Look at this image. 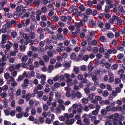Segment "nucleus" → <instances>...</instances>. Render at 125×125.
Returning <instances> with one entry per match:
<instances>
[{
    "label": "nucleus",
    "mask_w": 125,
    "mask_h": 125,
    "mask_svg": "<svg viewBox=\"0 0 125 125\" xmlns=\"http://www.w3.org/2000/svg\"><path fill=\"white\" fill-rule=\"evenodd\" d=\"M53 69L54 66L53 65H50L49 66L48 70V71L49 72V73H51Z\"/></svg>",
    "instance_id": "nucleus-27"
},
{
    "label": "nucleus",
    "mask_w": 125,
    "mask_h": 125,
    "mask_svg": "<svg viewBox=\"0 0 125 125\" xmlns=\"http://www.w3.org/2000/svg\"><path fill=\"white\" fill-rule=\"evenodd\" d=\"M41 10L42 12L44 13L46 12L47 10V8L46 7L44 6L41 8Z\"/></svg>",
    "instance_id": "nucleus-40"
},
{
    "label": "nucleus",
    "mask_w": 125,
    "mask_h": 125,
    "mask_svg": "<svg viewBox=\"0 0 125 125\" xmlns=\"http://www.w3.org/2000/svg\"><path fill=\"white\" fill-rule=\"evenodd\" d=\"M85 13L83 14V15L84 17L82 20H81L84 23L87 22L88 20V16L87 15H85L84 14Z\"/></svg>",
    "instance_id": "nucleus-17"
},
{
    "label": "nucleus",
    "mask_w": 125,
    "mask_h": 125,
    "mask_svg": "<svg viewBox=\"0 0 125 125\" xmlns=\"http://www.w3.org/2000/svg\"><path fill=\"white\" fill-rule=\"evenodd\" d=\"M51 42L54 44H57V40L55 36L53 35L51 38Z\"/></svg>",
    "instance_id": "nucleus-9"
},
{
    "label": "nucleus",
    "mask_w": 125,
    "mask_h": 125,
    "mask_svg": "<svg viewBox=\"0 0 125 125\" xmlns=\"http://www.w3.org/2000/svg\"><path fill=\"white\" fill-rule=\"evenodd\" d=\"M50 59V57L47 55H45L43 56V59L45 62H48Z\"/></svg>",
    "instance_id": "nucleus-23"
},
{
    "label": "nucleus",
    "mask_w": 125,
    "mask_h": 125,
    "mask_svg": "<svg viewBox=\"0 0 125 125\" xmlns=\"http://www.w3.org/2000/svg\"><path fill=\"white\" fill-rule=\"evenodd\" d=\"M75 120L74 119H68L66 120L65 123L67 125H71L74 123Z\"/></svg>",
    "instance_id": "nucleus-3"
},
{
    "label": "nucleus",
    "mask_w": 125,
    "mask_h": 125,
    "mask_svg": "<svg viewBox=\"0 0 125 125\" xmlns=\"http://www.w3.org/2000/svg\"><path fill=\"white\" fill-rule=\"evenodd\" d=\"M93 65V63L91 62L89 64L88 67V70L89 71H91L93 70V68L92 66Z\"/></svg>",
    "instance_id": "nucleus-15"
},
{
    "label": "nucleus",
    "mask_w": 125,
    "mask_h": 125,
    "mask_svg": "<svg viewBox=\"0 0 125 125\" xmlns=\"http://www.w3.org/2000/svg\"><path fill=\"white\" fill-rule=\"evenodd\" d=\"M83 122L86 125H89L90 124V120L88 119H84L83 120Z\"/></svg>",
    "instance_id": "nucleus-20"
},
{
    "label": "nucleus",
    "mask_w": 125,
    "mask_h": 125,
    "mask_svg": "<svg viewBox=\"0 0 125 125\" xmlns=\"http://www.w3.org/2000/svg\"><path fill=\"white\" fill-rule=\"evenodd\" d=\"M62 56L63 58L65 59L68 56V55L66 52H64L62 53Z\"/></svg>",
    "instance_id": "nucleus-55"
},
{
    "label": "nucleus",
    "mask_w": 125,
    "mask_h": 125,
    "mask_svg": "<svg viewBox=\"0 0 125 125\" xmlns=\"http://www.w3.org/2000/svg\"><path fill=\"white\" fill-rule=\"evenodd\" d=\"M31 49L34 52H35L38 50V48L34 47V46H31Z\"/></svg>",
    "instance_id": "nucleus-42"
},
{
    "label": "nucleus",
    "mask_w": 125,
    "mask_h": 125,
    "mask_svg": "<svg viewBox=\"0 0 125 125\" xmlns=\"http://www.w3.org/2000/svg\"><path fill=\"white\" fill-rule=\"evenodd\" d=\"M121 91V89L119 87H117L115 88V90H113L112 92V96L114 97L117 95V94L120 93Z\"/></svg>",
    "instance_id": "nucleus-1"
},
{
    "label": "nucleus",
    "mask_w": 125,
    "mask_h": 125,
    "mask_svg": "<svg viewBox=\"0 0 125 125\" xmlns=\"http://www.w3.org/2000/svg\"><path fill=\"white\" fill-rule=\"evenodd\" d=\"M31 97V94H26L25 97V98L26 101H28L30 99Z\"/></svg>",
    "instance_id": "nucleus-34"
},
{
    "label": "nucleus",
    "mask_w": 125,
    "mask_h": 125,
    "mask_svg": "<svg viewBox=\"0 0 125 125\" xmlns=\"http://www.w3.org/2000/svg\"><path fill=\"white\" fill-rule=\"evenodd\" d=\"M7 94L6 92H3L0 94V96L2 98H5L7 96Z\"/></svg>",
    "instance_id": "nucleus-54"
},
{
    "label": "nucleus",
    "mask_w": 125,
    "mask_h": 125,
    "mask_svg": "<svg viewBox=\"0 0 125 125\" xmlns=\"http://www.w3.org/2000/svg\"><path fill=\"white\" fill-rule=\"evenodd\" d=\"M65 50L67 52H70L72 51V49L70 46H68L65 47Z\"/></svg>",
    "instance_id": "nucleus-58"
},
{
    "label": "nucleus",
    "mask_w": 125,
    "mask_h": 125,
    "mask_svg": "<svg viewBox=\"0 0 125 125\" xmlns=\"http://www.w3.org/2000/svg\"><path fill=\"white\" fill-rule=\"evenodd\" d=\"M89 26L92 27H95L96 25V22L95 21L91 20L89 21Z\"/></svg>",
    "instance_id": "nucleus-13"
},
{
    "label": "nucleus",
    "mask_w": 125,
    "mask_h": 125,
    "mask_svg": "<svg viewBox=\"0 0 125 125\" xmlns=\"http://www.w3.org/2000/svg\"><path fill=\"white\" fill-rule=\"evenodd\" d=\"M118 11L120 12L121 15L123 14L125 12V11L123 9V7L119 5L117 7Z\"/></svg>",
    "instance_id": "nucleus-4"
},
{
    "label": "nucleus",
    "mask_w": 125,
    "mask_h": 125,
    "mask_svg": "<svg viewBox=\"0 0 125 125\" xmlns=\"http://www.w3.org/2000/svg\"><path fill=\"white\" fill-rule=\"evenodd\" d=\"M92 79L94 81H97L98 80V78H97V76L95 75H92Z\"/></svg>",
    "instance_id": "nucleus-43"
},
{
    "label": "nucleus",
    "mask_w": 125,
    "mask_h": 125,
    "mask_svg": "<svg viewBox=\"0 0 125 125\" xmlns=\"http://www.w3.org/2000/svg\"><path fill=\"white\" fill-rule=\"evenodd\" d=\"M71 65V64L69 62H67L66 63L64 64L63 65V66L66 69L68 68H69Z\"/></svg>",
    "instance_id": "nucleus-30"
},
{
    "label": "nucleus",
    "mask_w": 125,
    "mask_h": 125,
    "mask_svg": "<svg viewBox=\"0 0 125 125\" xmlns=\"http://www.w3.org/2000/svg\"><path fill=\"white\" fill-rule=\"evenodd\" d=\"M40 24L41 27H45L46 25V23L42 21H41L40 22Z\"/></svg>",
    "instance_id": "nucleus-48"
},
{
    "label": "nucleus",
    "mask_w": 125,
    "mask_h": 125,
    "mask_svg": "<svg viewBox=\"0 0 125 125\" xmlns=\"http://www.w3.org/2000/svg\"><path fill=\"white\" fill-rule=\"evenodd\" d=\"M104 66L106 68L109 69L111 67V64L108 62H106Z\"/></svg>",
    "instance_id": "nucleus-56"
},
{
    "label": "nucleus",
    "mask_w": 125,
    "mask_h": 125,
    "mask_svg": "<svg viewBox=\"0 0 125 125\" xmlns=\"http://www.w3.org/2000/svg\"><path fill=\"white\" fill-rule=\"evenodd\" d=\"M66 82L67 83V85L68 86H71L73 85V79H66L65 80Z\"/></svg>",
    "instance_id": "nucleus-7"
},
{
    "label": "nucleus",
    "mask_w": 125,
    "mask_h": 125,
    "mask_svg": "<svg viewBox=\"0 0 125 125\" xmlns=\"http://www.w3.org/2000/svg\"><path fill=\"white\" fill-rule=\"evenodd\" d=\"M89 58V55L87 54L84 55L82 57L83 60L86 61H87L88 60Z\"/></svg>",
    "instance_id": "nucleus-32"
},
{
    "label": "nucleus",
    "mask_w": 125,
    "mask_h": 125,
    "mask_svg": "<svg viewBox=\"0 0 125 125\" xmlns=\"http://www.w3.org/2000/svg\"><path fill=\"white\" fill-rule=\"evenodd\" d=\"M23 37L25 40H28L29 38V34L27 33L23 34Z\"/></svg>",
    "instance_id": "nucleus-36"
},
{
    "label": "nucleus",
    "mask_w": 125,
    "mask_h": 125,
    "mask_svg": "<svg viewBox=\"0 0 125 125\" xmlns=\"http://www.w3.org/2000/svg\"><path fill=\"white\" fill-rule=\"evenodd\" d=\"M101 115H105L107 113V111L104 109H103L100 112Z\"/></svg>",
    "instance_id": "nucleus-46"
},
{
    "label": "nucleus",
    "mask_w": 125,
    "mask_h": 125,
    "mask_svg": "<svg viewBox=\"0 0 125 125\" xmlns=\"http://www.w3.org/2000/svg\"><path fill=\"white\" fill-rule=\"evenodd\" d=\"M63 37V35L61 34H58L57 36V38L59 40H60Z\"/></svg>",
    "instance_id": "nucleus-59"
},
{
    "label": "nucleus",
    "mask_w": 125,
    "mask_h": 125,
    "mask_svg": "<svg viewBox=\"0 0 125 125\" xmlns=\"http://www.w3.org/2000/svg\"><path fill=\"white\" fill-rule=\"evenodd\" d=\"M51 18L55 22L58 21L59 20L58 17L56 14L52 16Z\"/></svg>",
    "instance_id": "nucleus-19"
},
{
    "label": "nucleus",
    "mask_w": 125,
    "mask_h": 125,
    "mask_svg": "<svg viewBox=\"0 0 125 125\" xmlns=\"http://www.w3.org/2000/svg\"><path fill=\"white\" fill-rule=\"evenodd\" d=\"M99 112L96 110H95L92 112V115L94 116H96L97 115Z\"/></svg>",
    "instance_id": "nucleus-63"
},
{
    "label": "nucleus",
    "mask_w": 125,
    "mask_h": 125,
    "mask_svg": "<svg viewBox=\"0 0 125 125\" xmlns=\"http://www.w3.org/2000/svg\"><path fill=\"white\" fill-rule=\"evenodd\" d=\"M44 31L47 32V33L50 34L52 35L54 34V32L52 31H51L48 27L44 28Z\"/></svg>",
    "instance_id": "nucleus-8"
},
{
    "label": "nucleus",
    "mask_w": 125,
    "mask_h": 125,
    "mask_svg": "<svg viewBox=\"0 0 125 125\" xmlns=\"http://www.w3.org/2000/svg\"><path fill=\"white\" fill-rule=\"evenodd\" d=\"M8 36V35L3 34L2 36V39L6 41L7 40Z\"/></svg>",
    "instance_id": "nucleus-52"
},
{
    "label": "nucleus",
    "mask_w": 125,
    "mask_h": 125,
    "mask_svg": "<svg viewBox=\"0 0 125 125\" xmlns=\"http://www.w3.org/2000/svg\"><path fill=\"white\" fill-rule=\"evenodd\" d=\"M11 35L12 37L13 38H15L17 37V33L15 31H13L11 32Z\"/></svg>",
    "instance_id": "nucleus-22"
},
{
    "label": "nucleus",
    "mask_w": 125,
    "mask_h": 125,
    "mask_svg": "<svg viewBox=\"0 0 125 125\" xmlns=\"http://www.w3.org/2000/svg\"><path fill=\"white\" fill-rule=\"evenodd\" d=\"M6 63L5 62H2L0 59V67L3 68L4 66L6 64Z\"/></svg>",
    "instance_id": "nucleus-49"
},
{
    "label": "nucleus",
    "mask_w": 125,
    "mask_h": 125,
    "mask_svg": "<svg viewBox=\"0 0 125 125\" xmlns=\"http://www.w3.org/2000/svg\"><path fill=\"white\" fill-rule=\"evenodd\" d=\"M28 58V56L26 55H25L22 57L21 61H22L26 62Z\"/></svg>",
    "instance_id": "nucleus-38"
},
{
    "label": "nucleus",
    "mask_w": 125,
    "mask_h": 125,
    "mask_svg": "<svg viewBox=\"0 0 125 125\" xmlns=\"http://www.w3.org/2000/svg\"><path fill=\"white\" fill-rule=\"evenodd\" d=\"M103 96L104 97H106L109 95V93L108 91L106 90H105L102 93Z\"/></svg>",
    "instance_id": "nucleus-31"
},
{
    "label": "nucleus",
    "mask_w": 125,
    "mask_h": 125,
    "mask_svg": "<svg viewBox=\"0 0 125 125\" xmlns=\"http://www.w3.org/2000/svg\"><path fill=\"white\" fill-rule=\"evenodd\" d=\"M83 109V107L82 106L81 104H79V106H78L77 109V111L78 113H81L82 111V109Z\"/></svg>",
    "instance_id": "nucleus-18"
},
{
    "label": "nucleus",
    "mask_w": 125,
    "mask_h": 125,
    "mask_svg": "<svg viewBox=\"0 0 125 125\" xmlns=\"http://www.w3.org/2000/svg\"><path fill=\"white\" fill-rule=\"evenodd\" d=\"M26 48V47L24 44H21L19 46L20 50L22 52H25Z\"/></svg>",
    "instance_id": "nucleus-11"
},
{
    "label": "nucleus",
    "mask_w": 125,
    "mask_h": 125,
    "mask_svg": "<svg viewBox=\"0 0 125 125\" xmlns=\"http://www.w3.org/2000/svg\"><path fill=\"white\" fill-rule=\"evenodd\" d=\"M118 67V65L117 64L115 63L112 65L111 66V69L112 70H117Z\"/></svg>",
    "instance_id": "nucleus-25"
},
{
    "label": "nucleus",
    "mask_w": 125,
    "mask_h": 125,
    "mask_svg": "<svg viewBox=\"0 0 125 125\" xmlns=\"http://www.w3.org/2000/svg\"><path fill=\"white\" fill-rule=\"evenodd\" d=\"M20 7L22 8H24L26 7V4L24 2H21L20 4H18Z\"/></svg>",
    "instance_id": "nucleus-50"
},
{
    "label": "nucleus",
    "mask_w": 125,
    "mask_h": 125,
    "mask_svg": "<svg viewBox=\"0 0 125 125\" xmlns=\"http://www.w3.org/2000/svg\"><path fill=\"white\" fill-rule=\"evenodd\" d=\"M35 33L34 32H31L30 33V36L31 39H34L35 38Z\"/></svg>",
    "instance_id": "nucleus-51"
},
{
    "label": "nucleus",
    "mask_w": 125,
    "mask_h": 125,
    "mask_svg": "<svg viewBox=\"0 0 125 125\" xmlns=\"http://www.w3.org/2000/svg\"><path fill=\"white\" fill-rule=\"evenodd\" d=\"M105 26L106 28V29H104L103 30V31H104L106 30V29H109L111 28V26L109 23H105Z\"/></svg>",
    "instance_id": "nucleus-26"
},
{
    "label": "nucleus",
    "mask_w": 125,
    "mask_h": 125,
    "mask_svg": "<svg viewBox=\"0 0 125 125\" xmlns=\"http://www.w3.org/2000/svg\"><path fill=\"white\" fill-rule=\"evenodd\" d=\"M17 71L14 70L11 73V74L14 77H16L17 75Z\"/></svg>",
    "instance_id": "nucleus-61"
},
{
    "label": "nucleus",
    "mask_w": 125,
    "mask_h": 125,
    "mask_svg": "<svg viewBox=\"0 0 125 125\" xmlns=\"http://www.w3.org/2000/svg\"><path fill=\"white\" fill-rule=\"evenodd\" d=\"M20 15L19 12H15L13 14V16L14 19H16L19 17Z\"/></svg>",
    "instance_id": "nucleus-16"
},
{
    "label": "nucleus",
    "mask_w": 125,
    "mask_h": 125,
    "mask_svg": "<svg viewBox=\"0 0 125 125\" xmlns=\"http://www.w3.org/2000/svg\"><path fill=\"white\" fill-rule=\"evenodd\" d=\"M45 50L43 48L38 47V52L39 53H41L42 52H43L45 51Z\"/></svg>",
    "instance_id": "nucleus-21"
},
{
    "label": "nucleus",
    "mask_w": 125,
    "mask_h": 125,
    "mask_svg": "<svg viewBox=\"0 0 125 125\" xmlns=\"http://www.w3.org/2000/svg\"><path fill=\"white\" fill-rule=\"evenodd\" d=\"M29 80L27 79H25L24 81V83L21 85V87L23 88L26 89L29 83Z\"/></svg>",
    "instance_id": "nucleus-2"
},
{
    "label": "nucleus",
    "mask_w": 125,
    "mask_h": 125,
    "mask_svg": "<svg viewBox=\"0 0 125 125\" xmlns=\"http://www.w3.org/2000/svg\"><path fill=\"white\" fill-rule=\"evenodd\" d=\"M106 89L109 91H111L112 90V88L111 86L109 84H108L106 85Z\"/></svg>",
    "instance_id": "nucleus-53"
},
{
    "label": "nucleus",
    "mask_w": 125,
    "mask_h": 125,
    "mask_svg": "<svg viewBox=\"0 0 125 125\" xmlns=\"http://www.w3.org/2000/svg\"><path fill=\"white\" fill-rule=\"evenodd\" d=\"M85 93L86 94H90V89L88 87H86L84 89Z\"/></svg>",
    "instance_id": "nucleus-28"
},
{
    "label": "nucleus",
    "mask_w": 125,
    "mask_h": 125,
    "mask_svg": "<svg viewBox=\"0 0 125 125\" xmlns=\"http://www.w3.org/2000/svg\"><path fill=\"white\" fill-rule=\"evenodd\" d=\"M110 7L108 6H106L105 7L104 11L106 13L109 12L110 11Z\"/></svg>",
    "instance_id": "nucleus-44"
},
{
    "label": "nucleus",
    "mask_w": 125,
    "mask_h": 125,
    "mask_svg": "<svg viewBox=\"0 0 125 125\" xmlns=\"http://www.w3.org/2000/svg\"><path fill=\"white\" fill-rule=\"evenodd\" d=\"M82 100L83 103L87 104L88 102V99L87 98H83Z\"/></svg>",
    "instance_id": "nucleus-62"
},
{
    "label": "nucleus",
    "mask_w": 125,
    "mask_h": 125,
    "mask_svg": "<svg viewBox=\"0 0 125 125\" xmlns=\"http://www.w3.org/2000/svg\"><path fill=\"white\" fill-rule=\"evenodd\" d=\"M83 109L84 111L85 112H88L90 110L88 106L85 105L83 107Z\"/></svg>",
    "instance_id": "nucleus-57"
},
{
    "label": "nucleus",
    "mask_w": 125,
    "mask_h": 125,
    "mask_svg": "<svg viewBox=\"0 0 125 125\" xmlns=\"http://www.w3.org/2000/svg\"><path fill=\"white\" fill-rule=\"evenodd\" d=\"M76 95L78 98H80L82 97V94L78 91H77L76 93Z\"/></svg>",
    "instance_id": "nucleus-41"
},
{
    "label": "nucleus",
    "mask_w": 125,
    "mask_h": 125,
    "mask_svg": "<svg viewBox=\"0 0 125 125\" xmlns=\"http://www.w3.org/2000/svg\"><path fill=\"white\" fill-rule=\"evenodd\" d=\"M107 36L108 38H113L114 36V34L111 32H109L107 34Z\"/></svg>",
    "instance_id": "nucleus-47"
},
{
    "label": "nucleus",
    "mask_w": 125,
    "mask_h": 125,
    "mask_svg": "<svg viewBox=\"0 0 125 125\" xmlns=\"http://www.w3.org/2000/svg\"><path fill=\"white\" fill-rule=\"evenodd\" d=\"M64 117L67 119H69L70 118H73L74 115L72 113H70L69 114L67 113H65L64 114Z\"/></svg>",
    "instance_id": "nucleus-5"
},
{
    "label": "nucleus",
    "mask_w": 125,
    "mask_h": 125,
    "mask_svg": "<svg viewBox=\"0 0 125 125\" xmlns=\"http://www.w3.org/2000/svg\"><path fill=\"white\" fill-rule=\"evenodd\" d=\"M37 31L39 33H42L43 32V30L42 28L39 27L37 29Z\"/></svg>",
    "instance_id": "nucleus-64"
},
{
    "label": "nucleus",
    "mask_w": 125,
    "mask_h": 125,
    "mask_svg": "<svg viewBox=\"0 0 125 125\" xmlns=\"http://www.w3.org/2000/svg\"><path fill=\"white\" fill-rule=\"evenodd\" d=\"M10 74L8 72H6L4 74V77L6 79H8L10 77Z\"/></svg>",
    "instance_id": "nucleus-35"
},
{
    "label": "nucleus",
    "mask_w": 125,
    "mask_h": 125,
    "mask_svg": "<svg viewBox=\"0 0 125 125\" xmlns=\"http://www.w3.org/2000/svg\"><path fill=\"white\" fill-rule=\"evenodd\" d=\"M8 2V1L3 0L0 3V5L3 8L5 4H6Z\"/></svg>",
    "instance_id": "nucleus-45"
},
{
    "label": "nucleus",
    "mask_w": 125,
    "mask_h": 125,
    "mask_svg": "<svg viewBox=\"0 0 125 125\" xmlns=\"http://www.w3.org/2000/svg\"><path fill=\"white\" fill-rule=\"evenodd\" d=\"M83 22L82 20H81L79 22H76L75 23V25L76 27L78 28H79L80 27L83 26Z\"/></svg>",
    "instance_id": "nucleus-10"
},
{
    "label": "nucleus",
    "mask_w": 125,
    "mask_h": 125,
    "mask_svg": "<svg viewBox=\"0 0 125 125\" xmlns=\"http://www.w3.org/2000/svg\"><path fill=\"white\" fill-rule=\"evenodd\" d=\"M73 71L75 74L78 73L80 72V69L79 67H74L73 69Z\"/></svg>",
    "instance_id": "nucleus-24"
},
{
    "label": "nucleus",
    "mask_w": 125,
    "mask_h": 125,
    "mask_svg": "<svg viewBox=\"0 0 125 125\" xmlns=\"http://www.w3.org/2000/svg\"><path fill=\"white\" fill-rule=\"evenodd\" d=\"M67 16L66 17L64 16H62L61 17L60 19L62 21L64 22L65 21L67 20Z\"/></svg>",
    "instance_id": "nucleus-60"
},
{
    "label": "nucleus",
    "mask_w": 125,
    "mask_h": 125,
    "mask_svg": "<svg viewBox=\"0 0 125 125\" xmlns=\"http://www.w3.org/2000/svg\"><path fill=\"white\" fill-rule=\"evenodd\" d=\"M42 0H35L33 2V3L36 6H38L42 3Z\"/></svg>",
    "instance_id": "nucleus-14"
},
{
    "label": "nucleus",
    "mask_w": 125,
    "mask_h": 125,
    "mask_svg": "<svg viewBox=\"0 0 125 125\" xmlns=\"http://www.w3.org/2000/svg\"><path fill=\"white\" fill-rule=\"evenodd\" d=\"M8 59L9 60V61L11 63H13L15 61V59L13 57H10L9 58H8V57L7 56V57Z\"/></svg>",
    "instance_id": "nucleus-33"
},
{
    "label": "nucleus",
    "mask_w": 125,
    "mask_h": 125,
    "mask_svg": "<svg viewBox=\"0 0 125 125\" xmlns=\"http://www.w3.org/2000/svg\"><path fill=\"white\" fill-rule=\"evenodd\" d=\"M105 3L106 4L108 5L110 7V8H112L113 7V4H111L113 2L112 0H106Z\"/></svg>",
    "instance_id": "nucleus-6"
},
{
    "label": "nucleus",
    "mask_w": 125,
    "mask_h": 125,
    "mask_svg": "<svg viewBox=\"0 0 125 125\" xmlns=\"http://www.w3.org/2000/svg\"><path fill=\"white\" fill-rule=\"evenodd\" d=\"M113 122L110 120L109 119L107 120L106 122H105V124L107 125H112Z\"/></svg>",
    "instance_id": "nucleus-37"
},
{
    "label": "nucleus",
    "mask_w": 125,
    "mask_h": 125,
    "mask_svg": "<svg viewBox=\"0 0 125 125\" xmlns=\"http://www.w3.org/2000/svg\"><path fill=\"white\" fill-rule=\"evenodd\" d=\"M72 17L69 16H67V22L68 24L71 25L72 24V22L71 21L72 20Z\"/></svg>",
    "instance_id": "nucleus-12"
},
{
    "label": "nucleus",
    "mask_w": 125,
    "mask_h": 125,
    "mask_svg": "<svg viewBox=\"0 0 125 125\" xmlns=\"http://www.w3.org/2000/svg\"><path fill=\"white\" fill-rule=\"evenodd\" d=\"M97 25L99 27L101 28H102L104 27L103 23L100 21H98L97 23Z\"/></svg>",
    "instance_id": "nucleus-29"
},
{
    "label": "nucleus",
    "mask_w": 125,
    "mask_h": 125,
    "mask_svg": "<svg viewBox=\"0 0 125 125\" xmlns=\"http://www.w3.org/2000/svg\"><path fill=\"white\" fill-rule=\"evenodd\" d=\"M79 9L82 11H84L85 10V8L83 5H80L79 7Z\"/></svg>",
    "instance_id": "nucleus-39"
}]
</instances>
